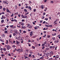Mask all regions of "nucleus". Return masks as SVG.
<instances>
[{"mask_svg": "<svg viewBox=\"0 0 60 60\" xmlns=\"http://www.w3.org/2000/svg\"><path fill=\"white\" fill-rule=\"evenodd\" d=\"M19 34V32H18V31L16 30L14 33L13 34V35L14 36H17V34L18 35Z\"/></svg>", "mask_w": 60, "mask_h": 60, "instance_id": "1", "label": "nucleus"}, {"mask_svg": "<svg viewBox=\"0 0 60 60\" xmlns=\"http://www.w3.org/2000/svg\"><path fill=\"white\" fill-rule=\"evenodd\" d=\"M5 47H6V48L7 49H8V50H9L10 49H11V47L9 45H6L5 46Z\"/></svg>", "mask_w": 60, "mask_h": 60, "instance_id": "2", "label": "nucleus"}, {"mask_svg": "<svg viewBox=\"0 0 60 60\" xmlns=\"http://www.w3.org/2000/svg\"><path fill=\"white\" fill-rule=\"evenodd\" d=\"M5 18H6L4 16V15H2V17L1 18V19H5Z\"/></svg>", "mask_w": 60, "mask_h": 60, "instance_id": "3", "label": "nucleus"}, {"mask_svg": "<svg viewBox=\"0 0 60 60\" xmlns=\"http://www.w3.org/2000/svg\"><path fill=\"white\" fill-rule=\"evenodd\" d=\"M19 23L20 24L21 26H23L24 25V24L22 22H19Z\"/></svg>", "mask_w": 60, "mask_h": 60, "instance_id": "4", "label": "nucleus"}, {"mask_svg": "<svg viewBox=\"0 0 60 60\" xmlns=\"http://www.w3.org/2000/svg\"><path fill=\"white\" fill-rule=\"evenodd\" d=\"M20 26H21V25H20V24H18L17 27L18 28H20Z\"/></svg>", "mask_w": 60, "mask_h": 60, "instance_id": "5", "label": "nucleus"}, {"mask_svg": "<svg viewBox=\"0 0 60 60\" xmlns=\"http://www.w3.org/2000/svg\"><path fill=\"white\" fill-rule=\"evenodd\" d=\"M33 32L32 31H31L30 33V35L31 36H32L33 35Z\"/></svg>", "mask_w": 60, "mask_h": 60, "instance_id": "6", "label": "nucleus"}, {"mask_svg": "<svg viewBox=\"0 0 60 60\" xmlns=\"http://www.w3.org/2000/svg\"><path fill=\"white\" fill-rule=\"evenodd\" d=\"M52 36H56V33H55L54 34H52Z\"/></svg>", "mask_w": 60, "mask_h": 60, "instance_id": "7", "label": "nucleus"}, {"mask_svg": "<svg viewBox=\"0 0 60 60\" xmlns=\"http://www.w3.org/2000/svg\"><path fill=\"white\" fill-rule=\"evenodd\" d=\"M16 44L17 45H18V44H19V43H20V42H19V41H18L17 40L16 41Z\"/></svg>", "mask_w": 60, "mask_h": 60, "instance_id": "8", "label": "nucleus"}, {"mask_svg": "<svg viewBox=\"0 0 60 60\" xmlns=\"http://www.w3.org/2000/svg\"><path fill=\"white\" fill-rule=\"evenodd\" d=\"M55 42H56V43H58V42H59V40H58V39H56L55 40Z\"/></svg>", "mask_w": 60, "mask_h": 60, "instance_id": "9", "label": "nucleus"}, {"mask_svg": "<svg viewBox=\"0 0 60 60\" xmlns=\"http://www.w3.org/2000/svg\"><path fill=\"white\" fill-rule=\"evenodd\" d=\"M21 39V37L19 36V37H18V40H20Z\"/></svg>", "mask_w": 60, "mask_h": 60, "instance_id": "10", "label": "nucleus"}, {"mask_svg": "<svg viewBox=\"0 0 60 60\" xmlns=\"http://www.w3.org/2000/svg\"><path fill=\"white\" fill-rule=\"evenodd\" d=\"M6 11L7 12H10V10H9L8 8L6 9Z\"/></svg>", "mask_w": 60, "mask_h": 60, "instance_id": "11", "label": "nucleus"}, {"mask_svg": "<svg viewBox=\"0 0 60 60\" xmlns=\"http://www.w3.org/2000/svg\"><path fill=\"white\" fill-rule=\"evenodd\" d=\"M45 55H46V57H47L48 56H49V55H48V54L47 53L45 54L44 55H43V56H45Z\"/></svg>", "mask_w": 60, "mask_h": 60, "instance_id": "12", "label": "nucleus"}, {"mask_svg": "<svg viewBox=\"0 0 60 60\" xmlns=\"http://www.w3.org/2000/svg\"><path fill=\"white\" fill-rule=\"evenodd\" d=\"M29 28H31L32 27V26L31 25H30L28 27Z\"/></svg>", "mask_w": 60, "mask_h": 60, "instance_id": "13", "label": "nucleus"}, {"mask_svg": "<svg viewBox=\"0 0 60 60\" xmlns=\"http://www.w3.org/2000/svg\"><path fill=\"white\" fill-rule=\"evenodd\" d=\"M20 49H18L16 51H18L19 52H20Z\"/></svg>", "mask_w": 60, "mask_h": 60, "instance_id": "14", "label": "nucleus"}, {"mask_svg": "<svg viewBox=\"0 0 60 60\" xmlns=\"http://www.w3.org/2000/svg\"><path fill=\"white\" fill-rule=\"evenodd\" d=\"M2 36L3 37H5V34H2Z\"/></svg>", "mask_w": 60, "mask_h": 60, "instance_id": "15", "label": "nucleus"}, {"mask_svg": "<svg viewBox=\"0 0 60 60\" xmlns=\"http://www.w3.org/2000/svg\"><path fill=\"white\" fill-rule=\"evenodd\" d=\"M44 58V56H43L42 57H40V59H42Z\"/></svg>", "mask_w": 60, "mask_h": 60, "instance_id": "16", "label": "nucleus"}, {"mask_svg": "<svg viewBox=\"0 0 60 60\" xmlns=\"http://www.w3.org/2000/svg\"><path fill=\"white\" fill-rule=\"evenodd\" d=\"M21 17L22 18H23V19H24V18H25V17L23 15H21Z\"/></svg>", "mask_w": 60, "mask_h": 60, "instance_id": "17", "label": "nucleus"}, {"mask_svg": "<svg viewBox=\"0 0 60 60\" xmlns=\"http://www.w3.org/2000/svg\"><path fill=\"white\" fill-rule=\"evenodd\" d=\"M41 7L42 9H43V8H44V7L43 6V5H42L41 6Z\"/></svg>", "mask_w": 60, "mask_h": 60, "instance_id": "18", "label": "nucleus"}, {"mask_svg": "<svg viewBox=\"0 0 60 60\" xmlns=\"http://www.w3.org/2000/svg\"><path fill=\"white\" fill-rule=\"evenodd\" d=\"M26 31H25V30H24L23 31V33H24V34H26Z\"/></svg>", "mask_w": 60, "mask_h": 60, "instance_id": "19", "label": "nucleus"}, {"mask_svg": "<svg viewBox=\"0 0 60 60\" xmlns=\"http://www.w3.org/2000/svg\"><path fill=\"white\" fill-rule=\"evenodd\" d=\"M3 50H4V51L5 52V51H6V49L5 48H4L3 49Z\"/></svg>", "mask_w": 60, "mask_h": 60, "instance_id": "20", "label": "nucleus"}, {"mask_svg": "<svg viewBox=\"0 0 60 60\" xmlns=\"http://www.w3.org/2000/svg\"><path fill=\"white\" fill-rule=\"evenodd\" d=\"M28 9H30V11H31V7L30 6H29L28 7Z\"/></svg>", "mask_w": 60, "mask_h": 60, "instance_id": "21", "label": "nucleus"}, {"mask_svg": "<svg viewBox=\"0 0 60 60\" xmlns=\"http://www.w3.org/2000/svg\"><path fill=\"white\" fill-rule=\"evenodd\" d=\"M34 28L35 30H36V29H38V28L37 27H34Z\"/></svg>", "mask_w": 60, "mask_h": 60, "instance_id": "22", "label": "nucleus"}, {"mask_svg": "<svg viewBox=\"0 0 60 60\" xmlns=\"http://www.w3.org/2000/svg\"><path fill=\"white\" fill-rule=\"evenodd\" d=\"M24 12H27V10L26 9H24Z\"/></svg>", "mask_w": 60, "mask_h": 60, "instance_id": "23", "label": "nucleus"}, {"mask_svg": "<svg viewBox=\"0 0 60 60\" xmlns=\"http://www.w3.org/2000/svg\"><path fill=\"white\" fill-rule=\"evenodd\" d=\"M4 19H3L1 21V22L2 23H4Z\"/></svg>", "mask_w": 60, "mask_h": 60, "instance_id": "24", "label": "nucleus"}, {"mask_svg": "<svg viewBox=\"0 0 60 60\" xmlns=\"http://www.w3.org/2000/svg\"><path fill=\"white\" fill-rule=\"evenodd\" d=\"M10 27H11V28H12V27H13V25H10L9 26Z\"/></svg>", "mask_w": 60, "mask_h": 60, "instance_id": "25", "label": "nucleus"}, {"mask_svg": "<svg viewBox=\"0 0 60 60\" xmlns=\"http://www.w3.org/2000/svg\"><path fill=\"white\" fill-rule=\"evenodd\" d=\"M52 39H53V41H55V37H54L52 38Z\"/></svg>", "mask_w": 60, "mask_h": 60, "instance_id": "26", "label": "nucleus"}, {"mask_svg": "<svg viewBox=\"0 0 60 60\" xmlns=\"http://www.w3.org/2000/svg\"><path fill=\"white\" fill-rule=\"evenodd\" d=\"M14 21H15V22H17V20H16V19H14Z\"/></svg>", "mask_w": 60, "mask_h": 60, "instance_id": "27", "label": "nucleus"}, {"mask_svg": "<svg viewBox=\"0 0 60 60\" xmlns=\"http://www.w3.org/2000/svg\"><path fill=\"white\" fill-rule=\"evenodd\" d=\"M46 34H45L44 36L42 37H43V38H45L46 37Z\"/></svg>", "mask_w": 60, "mask_h": 60, "instance_id": "28", "label": "nucleus"}, {"mask_svg": "<svg viewBox=\"0 0 60 60\" xmlns=\"http://www.w3.org/2000/svg\"><path fill=\"white\" fill-rule=\"evenodd\" d=\"M29 14V12H26V14H25V15H27V14Z\"/></svg>", "mask_w": 60, "mask_h": 60, "instance_id": "29", "label": "nucleus"}, {"mask_svg": "<svg viewBox=\"0 0 60 60\" xmlns=\"http://www.w3.org/2000/svg\"><path fill=\"white\" fill-rule=\"evenodd\" d=\"M56 56V57L57 58H58L59 57V56H58V55H57Z\"/></svg>", "mask_w": 60, "mask_h": 60, "instance_id": "30", "label": "nucleus"}, {"mask_svg": "<svg viewBox=\"0 0 60 60\" xmlns=\"http://www.w3.org/2000/svg\"><path fill=\"white\" fill-rule=\"evenodd\" d=\"M4 33H5L6 34H7V33H8V32L7 30H5V31Z\"/></svg>", "mask_w": 60, "mask_h": 60, "instance_id": "31", "label": "nucleus"}, {"mask_svg": "<svg viewBox=\"0 0 60 60\" xmlns=\"http://www.w3.org/2000/svg\"><path fill=\"white\" fill-rule=\"evenodd\" d=\"M24 17H25V18H24V19L25 18H27V16L26 15H25V16H24Z\"/></svg>", "mask_w": 60, "mask_h": 60, "instance_id": "32", "label": "nucleus"}, {"mask_svg": "<svg viewBox=\"0 0 60 60\" xmlns=\"http://www.w3.org/2000/svg\"><path fill=\"white\" fill-rule=\"evenodd\" d=\"M49 27L50 26V27H52V25H49Z\"/></svg>", "mask_w": 60, "mask_h": 60, "instance_id": "33", "label": "nucleus"}, {"mask_svg": "<svg viewBox=\"0 0 60 60\" xmlns=\"http://www.w3.org/2000/svg\"><path fill=\"white\" fill-rule=\"evenodd\" d=\"M24 56V58H25V59H26V58H28V57H27V56Z\"/></svg>", "mask_w": 60, "mask_h": 60, "instance_id": "34", "label": "nucleus"}, {"mask_svg": "<svg viewBox=\"0 0 60 60\" xmlns=\"http://www.w3.org/2000/svg\"><path fill=\"white\" fill-rule=\"evenodd\" d=\"M6 10V8H3V10L4 11H5Z\"/></svg>", "mask_w": 60, "mask_h": 60, "instance_id": "35", "label": "nucleus"}, {"mask_svg": "<svg viewBox=\"0 0 60 60\" xmlns=\"http://www.w3.org/2000/svg\"><path fill=\"white\" fill-rule=\"evenodd\" d=\"M14 15V14H13V13L11 15V17H13V15Z\"/></svg>", "mask_w": 60, "mask_h": 60, "instance_id": "36", "label": "nucleus"}, {"mask_svg": "<svg viewBox=\"0 0 60 60\" xmlns=\"http://www.w3.org/2000/svg\"><path fill=\"white\" fill-rule=\"evenodd\" d=\"M3 8V7L1 6H0V9H2Z\"/></svg>", "mask_w": 60, "mask_h": 60, "instance_id": "37", "label": "nucleus"}, {"mask_svg": "<svg viewBox=\"0 0 60 60\" xmlns=\"http://www.w3.org/2000/svg\"><path fill=\"white\" fill-rule=\"evenodd\" d=\"M46 27H49V25H45Z\"/></svg>", "mask_w": 60, "mask_h": 60, "instance_id": "38", "label": "nucleus"}, {"mask_svg": "<svg viewBox=\"0 0 60 60\" xmlns=\"http://www.w3.org/2000/svg\"><path fill=\"white\" fill-rule=\"evenodd\" d=\"M6 2L5 1H3V3H4V4H6Z\"/></svg>", "mask_w": 60, "mask_h": 60, "instance_id": "39", "label": "nucleus"}, {"mask_svg": "<svg viewBox=\"0 0 60 60\" xmlns=\"http://www.w3.org/2000/svg\"><path fill=\"white\" fill-rule=\"evenodd\" d=\"M42 19H44V18H45V16H42Z\"/></svg>", "mask_w": 60, "mask_h": 60, "instance_id": "40", "label": "nucleus"}, {"mask_svg": "<svg viewBox=\"0 0 60 60\" xmlns=\"http://www.w3.org/2000/svg\"><path fill=\"white\" fill-rule=\"evenodd\" d=\"M45 46V44H43L42 45V47H43V46Z\"/></svg>", "mask_w": 60, "mask_h": 60, "instance_id": "41", "label": "nucleus"}, {"mask_svg": "<svg viewBox=\"0 0 60 60\" xmlns=\"http://www.w3.org/2000/svg\"><path fill=\"white\" fill-rule=\"evenodd\" d=\"M45 20H46V21H47V20H48V18H45Z\"/></svg>", "mask_w": 60, "mask_h": 60, "instance_id": "42", "label": "nucleus"}, {"mask_svg": "<svg viewBox=\"0 0 60 60\" xmlns=\"http://www.w3.org/2000/svg\"><path fill=\"white\" fill-rule=\"evenodd\" d=\"M36 9H34L33 10V11L34 12H35V11H36Z\"/></svg>", "mask_w": 60, "mask_h": 60, "instance_id": "43", "label": "nucleus"}, {"mask_svg": "<svg viewBox=\"0 0 60 60\" xmlns=\"http://www.w3.org/2000/svg\"><path fill=\"white\" fill-rule=\"evenodd\" d=\"M32 48H33V49H35V47L34 46H32Z\"/></svg>", "mask_w": 60, "mask_h": 60, "instance_id": "44", "label": "nucleus"}, {"mask_svg": "<svg viewBox=\"0 0 60 60\" xmlns=\"http://www.w3.org/2000/svg\"><path fill=\"white\" fill-rule=\"evenodd\" d=\"M50 36L49 35H48L47 36V37L48 38H50Z\"/></svg>", "mask_w": 60, "mask_h": 60, "instance_id": "45", "label": "nucleus"}, {"mask_svg": "<svg viewBox=\"0 0 60 60\" xmlns=\"http://www.w3.org/2000/svg\"><path fill=\"white\" fill-rule=\"evenodd\" d=\"M15 14H16V15H18V12H17L16 13H15Z\"/></svg>", "mask_w": 60, "mask_h": 60, "instance_id": "46", "label": "nucleus"}, {"mask_svg": "<svg viewBox=\"0 0 60 60\" xmlns=\"http://www.w3.org/2000/svg\"><path fill=\"white\" fill-rule=\"evenodd\" d=\"M46 15V14H45V12H44L43 15V16H44V15Z\"/></svg>", "mask_w": 60, "mask_h": 60, "instance_id": "47", "label": "nucleus"}, {"mask_svg": "<svg viewBox=\"0 0 60 60\" xmlns=\"http://www.w3.org/2000/svg\"><path fill=\"white\" fill-rule=\"evenodd\" d=\"M50 60H53V58H50L49 59Z\"/></svg>", "mask_w": 60, "mask_h": 60, "instance_id": "48", "label": "nucleus"}, {"mask_svg": "<svg viewBox=\"0 0 60 60\" xmlns=\"http://www.w3.org/2000/svg\"><path fill=\"white\" fill-rule=\"evenodd\" d=\"M1 13V14H4L5 13L4 12H2Z\"/></svg>", "mask_w": 60, "mask_h": 60, "instance_id": "49", "label": "nucleus"}, {"mask_svg": "<svg viewBox=\"0 0 60 60\" xmlns=\"http://www.w3.org/2000/svg\"><path fill=\"white\" fill-rule=\"evenodd\" d=\"M12 47H13V48H15V45H13Z\"/></svg>", "mask_w": 60, "mask_h": 60, "instance_id": "50", "label": "nucleus"}, {"mask_svg": "<svg viewBox=\"0 0 60 60\" xmlns=\"http://www.w3.org/2000/svg\"><path fill=\"white\" fill-rule=\"evenodd\" d=\"M5 55L2 54H1V56H5Z\"/></svg>", "mask_w": 60, "mask_h": 60, "instance_id": "51", "label": "nucleus"}, {"mask_svg": "<svg viewBox=\"0 0 60 60\" xmlns=\"http://www.w3.org/2000/svg\"><path fill=\"white\" fill-rule=\"evenodd\" d=\"M6 41V43L7 44H8V40H7Z\"/></svg>", "mask_w": 60, "mask_h": 60, "instance_id": "52", "label": "nucleus"}, {"mask_svg": "<svg viewBox=\"0 0 60 60\" xmlns=\"http://www.w3.org/2000/svg\"><path fill=\"white\" fill-rule=\"evenodd\" d=\"M33 25H35V23H34V22H33Z\"/></svg>", "mask_w": 60, "mask_h": 60, "instance_id": "53", "label": "nucleus"}, {"mask_svg": "<svg viewBox=\"0 0 60 60\" xmlns=\"http://www.w3.org/2000/svg\"><path fill=\"white\" fill-rule=\"evenodd\" d=\"M24 21H25V20L24 19H22V22H24Z\"/></svg>", "mask_w": 60, "mask_h": 60, "instance_id": "54", "label": "nucleus"}, {"mask_svg": "<svg viewBox=\"0 0 60 60\" xmlns=\"http://www.w3.org/2000/svg\"><path fill=\"white\" fill-rule=\"evenodd\" d=\"M46 33H47V32H46L45 31H44V34H46Z\"/></svg>", "mask_w": 60, "mask_h": 60, "instance_id": "55", "label": "nucleus"}, {"mask_svg": "<svg viewBox=\"0 0 60 60\" xmlns=\"http://www.w3.org/2000/svg\"><path fill=\"white\" fill-rule=\"evenodd\" d=\"M8 55L9 56H11V54H10V53Z\"/></svg>", "mask_w": 60, "mask_h": 60, "instance_id": "56", "label": "nucleus"}, {"mask_svg": "<svg viewBox=\"0 0 60 60\" xmlns=\"http://www.w3.org/2000/svg\"><path fill=\"white\" fill-rule=\"evenodd\" d=\"M19 32L20 33H21V30H19Z\"/></svg>", "mask_w": 60, "mask_h": 60, "instance_id": "57", "label": "nucleus"}, {"mask_svg": "<svg viewBox=\"0 0 60 60\" xmlns=\"http://www.w3.org/2000/svg\"><path fill=\"white\" fill-rule=\"evenodd\" d=\"M43 21V20H41L40 21V23H42V22Z\"/></svg>", "mask_w": 60, "mask_h": 60, "instance_id": "58", "label": "nucleus"}, {"mask_svg": "<svg viewBox=\"0 0 60 60\" xmlns=\"http://www.w3.org/2000/svg\"><path fill=\"white\" fill-rule=\"evenodd\" d=\"M16 27V26H13V28H15V27Z\"/></svg>", "mask_w": 60, "mask_h": 60, "instance_id": "59", "label": "nucleus"}, {"mask_svg": "<svg viewBox=\"0 0 60 60\" xmlns=\"http://www.w3.org/2000/svg\"><path fill=\"white\" fill-rule=\"evenodd\" d=\"M28 25L27 26V27H28V26H30V24H28Z\"/></svg>", "mask_w": 60, "mask_h": 60, "instance_id": "60", "label": "nucleus"}, {"mask_svg": "<svg viewBox=\"0 0 60 60\" xmlns=\"http://www.w3.org/2000/svg\"><path fill=\"white\" fill-rule=\"evenodd\" d=\"M12 36H11V35H9V37L10 38H11V37Z\"/></svg>", "mask_w": 60, "mask_h": 60, "instance_id": "61", "label": "nucleus"}, {"mask_svg": "<svg viewBox=\"0 0 60 60\" xmlns=\"http://www.w3.org/2000/svg\"><path fill=\"white\" fill-rule=\"evenodd\" d=\"M25 5H26V6H27V5H28V4H25Z\"/></svg>", "mask_w": 60, "mask_h": 60, "instance_id": "62", "label": "nucleus"}, {"mask_svg": "<svg viewBox=\"0 0 60 60\" xmlns=\"http://www.w3.org/2000/svg\"><path fill=\"white\" fill-rule=\"evenodd\" d=\"M51 4H52V3H53V1H51Z\"/></svg>", "mask_w": 60, "mask_h": 60, "instance_id": "63", "label": "nucleus"}, {"mask_svg": "<svg viewBox=\"0 0 60 60\" xmlns=\"http://www.w3.org/2000/svg\"><path fill=\"white\" fill-rule=\"evenodd\" d=\"M2 45H4V43H1Z\"/></svg>", "mask_w": 60, "mask_h": 60, "instance_id": "64", "label": "nucleus"}]
</instances>
